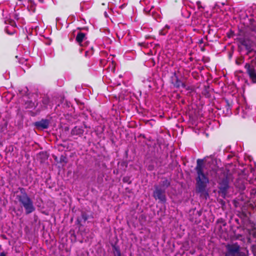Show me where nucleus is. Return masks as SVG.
<instances>
[{"mask_svg":"<svg viewBox=\"0 0 256 256\" xmlns=\"http://www.w3.org/2000/svg\"><path fill=\"white\" fill-rule=\"evenodd\" d=\"M8 28H9V26H7V28H6V32L8 34H13L14 32V30H12V32H9V31H8Z\"/></svg>","mask_w":256,"mask_h":256,"instance_id":"14","label":"nucleus"},{"mask_svg":"<svg viewBox=\"0 0 256 256\" xmlns=\"http://www.w3.org/2000/svg\"><path fill=\"white\" fill-rule=\"evenodd\" d=\"M50 124V121L46 119H42L35 122V126L39 129H46L48 128Z\"/></svg>","mask_w":256,"mask_h":256,"instance_id":"8","label":"nucleus"},{"mask_svg":"<svg viewBox=\"0 0 256 256\" xmlns=\"http://www.w3.org/2000/svg\"><path fill=\"white\" fill-rule=\"evenodd\" d=\"M20 191L22 194L16 196L17 200L24 208L26 214L32 213L36 210L32 200L28 196L23 188H20Z\"/></svg>","mask_w":256,"mask_h":256,"instance_id":"2","label":"nucleus"},{"mask_svg":"<svg viewBox=\"0 0 256 256\" xmlns=\"http://www.w3.org/2000/svg\"><path fill=\"white\" fill-rule=\"evenodd\" d=\"M171 81L172 84H173L174 88H180L182 87L186 88L187 90H191L190 88V86H187L184 82H182L179 79L178 76L176 74V73H174V75L172 76Z\"/></svg>","mask_w":256,"mask_h":256,"instance_id":"6","label":"nucleus"},{"mask_svg":"<svg viewBox=\"0 0 256 256\" xmlns=\"http://www.w3.org/2000/svg\"><path fill=\"white\" fill-rule=\"evenodd\" d=\"M2 146V144L0 142V146Z\"/></svg>","mask_w":256,"mask_h":256,"instance_id":"23","label":"nucleus"},{"mask_svg":"<svg viewBox=\"0 0 256 256\" xmlns=\"http://www.w3.org/2000/svg\"><path fill=\"white\" fill-rule=\"evenodd\" d=\"M246 72L254 82L256 83V62L252 61L250 64L246 63L245 65Z\"/></svg>","mask_w":256,"mask_h":256,"instance_id":"3","label":"nucleus"},{"mask_svg":"<svg viewBox=\"0 0 256 256\" xmlns=\"http://www.w3.org/2000/svg\"><path fill=\"white\" fill-rule=\"evenodd\" d=\"M119 77H120V78H122V76L121 74H120V75L119 76Z\"/></svg>","mask_w":256,"mask_h":256,"instance_id":"21","label":"nucleus"},{"mask_svg":"<svg viewBox=\"0 0 256 256\" xmlns=\"http://www.w3.org/2000/svg\"><path fill=\"white\" fill-rule=\"evenodd\" d=\"M252 251L254 256H256V246H252Z\"/></svg>","mask_w":256,"mask_h":256,"instance_id":"15","label":"nucleus"},{"mask_svg":"<svg viewBox=\"0 0 256 256\" xmlns=\"http://www.w3.org/2000/svg\"><path fill=\"white\" fill-rule=\"evenodd\" d=\"M0 256H6L4 252H0Z\"/></svg>","mask_w":256,"mask_h":256,"instance_id":"19","label":"nucleus"},{"mask_svg":"<svg viewBox=\"0 0 256 256\" xmlns=\"http://www.w3.org/2000/svg\"><path fill=\"white\" fill-rule=\"evenodd\" d=\"M104 14L106 16V12H104Z\"/></svg>","mask_w":256,"mask_h":256,"instance_id":"22","label":"nucleus"},{"mask_svg":"<svg viewBox=\"0 0 256 256\" xmlns=\"http://www.w3.org/2000/svg\"><path fill=\"white\" fill-rule=\"evenodd\" d=\"M237 256H246V254L245 252H240V250H239Z\"/></svg>","mask_w":256,"mask_h":256,"instance_id":"13","label":"nucleus"},{"mask_svg":"<svg viewBox=\"0 0 256 256\" xmlns=\"http://www.w3.org/2000/svg\"><path fill=\"white\" fill-rule=\"evenodd\" d=\"M153 196L156 200H158L162 203H164L166 202V199L165 195V190L162 189L158 186L155 187Z\"/></svg>","mask_w":256,"mask_h":256,"instance_id":"4","label":"nucleus"},{"mask_svg":"<svg viewBox=\"0 0 256 256\" xmlns=\"http://www.w3.org/2000/svg\"><path fill=\"white\" fill-rule=\"evenodd\" d=\"M88 51H86V56L88 55Z\"/></svg>","mask_w":256,"mask_h":256,"instance_id":"20","label":"nucleus"},{"mask_svg":"<svg viewBox=\"0 0 256 256\" xmlns=\"http://www.w3.org/2000/svg\"><path fill=\"white\" fill-rule=\"evenodd\" d=\"M163 185H166L168 187L170 185V182L167 180H166L163 182Z\"/></svg>","mask_w":256,"mask_h":256,"instance_id":"16","label":"nucleus"},{"mask_svg":"<svg viewBox=\"0 0 256 256\" xmlns=\"http://www.w3.org/2000/svg\"><path fill=\"white\" fill-rule=\"evenodd\" d=\"M179 31H180V30H179L178 28H176L175 31L174 32V34L175 36H178L179 38H182L183 36V34L181 32H180Z\"/></svg>","mask_w":256,"mask_h":256,"instance_id":"11","label":"nucleus"},{"mask_svg":"<svg viewBox=\"0 0 256 256\" xmlns=\"http://www.w3.org/2000/svg\"><path fill=\"white\" fill-rule=\"evenodd\" d=\"M166 28L167 30L170 29V26H169L168 24L166 25L164 28L160 31V34L162 35L165 36L167 33V32H165V29H166Z\"/></svg>","mask_w":256,"mask_h":256,"instance_id":"12","label":"nucleus"},{"mask_svg":"<svg viewBox=\"0 0 256 256\" xmlns=\"http://www.w3.org/2000/svg\"><path fill=\"white\" fill-rule=\"evenodd\" d=\"M227 252L226 256H237L238 250H240V246L237 244H228L226 246Z\"/></svg>","mask_w":256,"mask_h":256,"instance_id":"5","label":"nucleus"},{"mask_svg":"<svg viewBox=\"0 0 256 256\" xmlns=\"http://www.w3.org/2000/svg\"><path fill=\"white\" fill-rule=\"evenodd\" d=\"M205 166L204 159H198L195 170L196 172V191L200 194H204L206 192V188L209 184V178L208 174L204 173Z\"/></svg>","mask_w":256,"mask_h":256,"instance_id":"1","label":"nucleus"},{"mask_svg":"<svg viewBox=\"0 0 256 256\" xmlns=\"http://www.w3.org/2000/svg\"><path fill=\"white\" fill-rule=\"evenodd\" d=\"M228 183L229 180L227 177L224 178L219 182V189L221 193L224 195H226L227 192L229 188Z\"/></svg>","mask_w":256,"mask_h":256,"instance_id":"7","label":"nucleus"},{"mask_svg":"<svg viewBox=\"0 0 256 256\" xmlns=\"http://www.w3.org/2000/svg\"><path fill=\"white\" fill-rule=\"evenodd\" d=\"M76 42L80 46H84V44H82V42H84L86 40V35L84 33L82 32H78L76 38Z\"/></svg>","mask_w":256,"mask_h":256,"instance_id":"9","label":"nucleus"},{"mask_svg":"<svg viewBox=\"0 0 256 256\" xmlns=\"http://www.w3.org/2000/svg\"><path fill=\"white\" fill-rule=\"evenodd\" d=\"M114 256H121V253L118 248L114 246Z\"/></svg>","mask_w":256,"mask_h":256,"instance_id":"10","label":"nucleus"},{"mask_svg":"<svg viewBox=\"0 0 256 256\" xmlns=\"http://www.w3.org/2000/svg\"><path fill=\"white\" fill-rule=\"evenodd\" d=\"M48 102V98H44L42 100V102L44 105H46Z\"/></svg>","mask_w":256,"mask_h":256,"instance_id":"17","label":"nucleus"},{"mask_svg":"<svg viewBox=\"0 0 256 256\" xmlns=\"http://www.w3.org/2000/svg\"><path fill=\"white\" fill-rule=\"evenodd\" d=\"M200 4H201V2L200 1H198L196 2V4L199 8H202V6H200Z\"/></svg>","mask_w":256,"mask_h":256,"instance_id":"18","label":"nucleus"}]
</instances>
